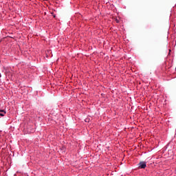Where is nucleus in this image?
I'll list each match as a JSON object with an SVG mask.
<instances>
[{
  "label": "nucleus",
  "mask_w": 176,
  "mask_h": 176,
  "mask_svg": "<svg viewBox=\"0 0 176 176\" xmlns=\"http://www.w3.org/2000/svg\"><path fill=\"white\" fill-rule=\"evenodd\" d=\"M145 167H146V162H140L139 163V168H145Z\"/></svg>",
  "instance_id": "nucleus-1"
},
{
  "label": "nucleus",
  "mask_w": 176,
  "mask_h": 176,
  "mask_svg": "<svg viewBox=\"0 0 176 176\" xmlns=\"http://www.w3.org/2000/svg\"><path fill=\"white\" fill-rule=\"evenodd\" d=\"M0 112L3 113L4 114L6 113V111H5L4 110H0Z\"/></svg>",
  "instance_id": "nucleus-2"
},
{
  "label": "nucleus",
  "mask_w": 176,
  "mask_h": 176,
  "mask_svg": "<svg viewBox=\"0 0 176 176\" xmlns=\"http://www.w3.org/2000/svg\"><path fill=\"white\" fill-rule=\"evenodd\" d=\"M0 116H5L4 113H0Z\"/></svg>",
  "instance_id": "nucleus-3"
}]
</instances>
